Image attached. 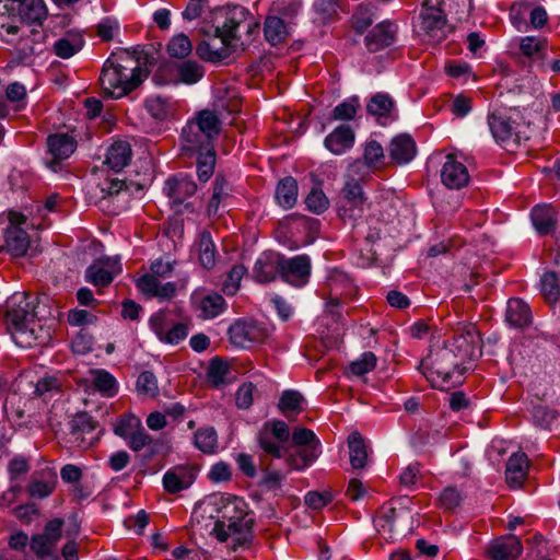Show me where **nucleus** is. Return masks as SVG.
<instances>
[{
    "instance_id": "8fccbe9b",
    "label": "nucleus",
    "mask_w": 560,
    "mask_h": 560,
    "mask_svg": "<svg viewBox=\"0 0 560 560\" xmlns=\"http://www.w3.org/2000/svg\"><path fill=\"white\" fill-rule=\"evenodd\" d=\"M192 50V44L185 34H177L171 38L167 44V52L171 57L183 59Z\"/></svg>"
},
{
    "instance_id": "9b49d317",
    "label": "nucleus",
    "mask_w": 560,
    "mask_h": 560,
    "mask_svg": "<svg viewBox=\"0 0 560 560\" xmlns=\"http://www.w3.org/2000/svg\"><path fill=\"white\" fill-rule=\"evenodd\" d=\"M281 279L296 288L304 287L311 276V260L306 255H299L292 258L282 257Z\"/></svg>"
},
{
    "instance_id": "72a5a7b5",
    "label": "nucleus",
    "mask_w": 560,
    "mask_h": 560,
    "mask_svg": "<svg viewBox=\"0 0 560 560\" xmlns=\"http://www.w3.org/2000/svg\"><path fill=\"white\" fill-rule=\"evenodd\" d=\"M533 225L539 234H548L555 230L557 213L550 206H536L530 213Z\"/></svg>"
},
{
    "instance_id": "6e6d98bb",
    "label": "nucleus",
    "mask_w": 560,
    "mask_h": 560,
    "mask_svg": "<svg viewBox=\"0 0 560 560\" xmlns=\"http://www.w3.org/2000/svg\"><path fill=\"white\" fill-rule=\"evenodd\" d=\"M541 292L548 303H555L559 296V280L553 271L546 272L541 277Z\"/></svg>"
},
{
    "instance_id": "4d7b16f0",
    "label": "nucleus",
    "mask_w": 560,
    "mask_h": 560,
    "mask_svg": "<svg viewBox=\"0 0 560 560\" xmlns=\"http://www.w3.org/2000/svg\"><path fill=\"white\" fill-rule=\"evenodd\" d=\"M246 273V268L243 265H235L229 271L226 279L223 281V292L228 295H233L240 289L241 280Z\"/></svg>"
},
{
    "instance_id": "6ab92c4d",
    "label": "nucleus",
    "mask_w": 560,
    "mask_h": 560,
    "mask_svg": "<svg viewBox=\"0 0 560 560\" xmlns=\"http://www.w3.org/2000/svg\"><path fill=\"white\" fill-rule=\"evenodd\" d=\"M479 342V335L474 326L465 327L462 331L455 334L451 347L456 357L463 362L465 359H471Z\"/></svg>"
},
{
    "instance_id": "ea45409f",
    "label": "nucleus",
    "mask_w": 560,
    "mask_h": 560,
    "mask_svg": "<svg viewBox=\"0 0 560 560\" xmlns=\"http://www.w3.org/2000/svg\"><path fill=\"white\" fill-rule=\"evenodd\" d=\"M276 199L284 209L292 208L298 200V183L289 176L281 179L276 189Z\"/></svg>"
},
{
    "instance_id": "a19ab883",
    "label": "nucleus",
    "mask_w": 560,
    "mask_h": 560,
    "mask_svg": "<svg viewBox=\"0 0 560 560\" xmlns=\"http://www.w3.org/2000/svg\"><path fill=\"white\" fill-rule=\"evenodd\" d=\"M230 191L231 187L228 180L222 175H217L213 183L212 196L207 208L209 215L218 214L220 205L226 200L230 196Z\"/></svg>"
},
{
    "instance_id": "6e6552de",
    "label": "nucleus",
    "mask_w": 560,
    "mask_h": 560,
    "mask_svg": "<svg viewBox=\"0 0 560 560\" xmlns=\"http://www.w3.org/2000/svg\"><path fill=\"white\" fill-rule=\"evenodd\" d=\"M120 272L121 265L117 257H103L85 269L84 279L101 290L108 287Z\"/></svg>"
},
{
    "instance_id": "1a4fd4ad",
    "label": "nucleus",
    "mask_w": 560,
    "mask_h": 560,
    "mask_svg": "<svg viewBox=\"0 0 560 560\" xmlns=\"http://www.w3.org/2000/svg\"><path fill=\"white\" fill-rule=\"evenodd\" d=\"M217 109H202L198 112L192 119L189 121L198 127L200 130H203L207 135H209L213 140L221 132V117L219 116V109H225L230 114H234L240 112L241 102L237 98H233L225 106L223 102H220L215 105Z\"/></svg>"
},
{
    "instance_id": "f8f14e48",
    "label": "nucleus",
    "mask_w": 560,
    "mask_h": 560,
    "mask_svg": "<svg viewBox=\"0 0 560 560\" xmlns=\"http://www.w3.org/2000/svg\"><path fill=\"white\" fill-rule=\"evenodd\" d=\"M283 255L268 250L264 252L256 260L253 277L259 283H269L278 276L281 277Z\"/></svg>"
},
{
    "instance_id": "5701e85b",
    "label": "nucleus",
    "mask_w": 560,
    "mask_h": 560,
    "mask_svg": "<svg viewBox=\"0 0 560 560\" xmlns=\"http://www.w3.org/2000/svg\"><path fill=\"white\" fill-rule=\"evenodd\" d=\"M354 138L352 128L341 125L325 138L324 144L331 153L340 155L353 147Z\"/></svg>"
},
{
    "instance_id": "39448f33",
    "label": "nucleus",
    "mask_w": 560,
    "mask_h": 560,
    "mask_svg": "<svg viewBox=\"0 0 560 560\" xmlns=\"http://www.w3.org/2000/svg\"><path fill=\"white\" fill-rule=\"evenodd\" d=\"M460 360L456 357L453 349L448 347L439 348L430 352L420 363L423 375L433 386H444L450 383L453 375L463 374L459 370Z\"/></svg>"
},
{
    "instance_id": "0e129e2a",
    "label": "nucleus",
    "mask_w": 560,
    "mask_h": 560,
    "mask_svg": "<svg viewBox=\"0 0 560 560\" xmlns=\"http://www.w3.org/2000/svg\"><path fill=\"white\" fill-rule=\"evenodd\" d=\"M292 440L296 447L316 446L320 451V443L315 433L310 429L301 428L294 430Z\"/></svg>"
},
{
    "instance_id": "aec40b11",
    "label": "nucleus",
    "mask_w": 560,
    "mask_h": 560,
    "mask_svg": "<svg viewBox=\"0 0 560 560\" xmlns=\"http://www.w3.org/2000/svg\"><path fill=\"white\" fill-rule=\"evenodd\" d=\"M164 191L173 203L180 205L197 191V184L189 175L178 174L166 180Z\"/></svg>"
},
{
    "instance_id": "49530a36",
    "label": "nucleus",
    "mask_w": 560,
    "mask_h": 560,
    "mask_svg": "<svg viewBox=\"0 0 560 560\" xmlns=\"http://www.w3.org/2000/svg\"><path fill=\"white\" fill-rule=\"evenodd\" d=\"M265 37L271 45H277L285 39V25L279 16H267L265 21Z\"/></svg>"
},
{
    "instance_id": "de8ad7c7",
    "label": "nucleus",
    "mask_w": 560,
    "mask_h": 560,
    "mask_svg": "<svg viewBox=\"0 0 560 560\" xmlns=\"http://www.w3.org/2000/svg\"><path fill=\"white\" fill-rule=\"evenodd\" d=\"M142 422L140 418L132 413L122 415L117 419L114 424V433L121 438L127 439L131 433H135L136 430L140 429Z\"/></svg>"
},
{
    "instance_id": "e2e57ef3",
    "label": "nucleus",
    "mask_w": 560,
    "mask_h": 560,
    "mask_svg": "<svg viewBox=\"0 0 560 560\" xmlns=\"http://www.w3.org/2000/svg\"><path fill=\"white\" fill-rule=\"evenodd\" d=\"M173 325V320L170 314L165 311H159L150 317V326L158 339L161 340L163 335L167 332V329Z\"/></svg>"
},
{
    "instance_id": "f03ea898",
    "label": "nucleus",
    "mask_w": 560,
    "mask_h": 560,
    "mask_svg": "<svg viewBox=\"0 0 560 560\" xmlns=\"http://www.w3.org/2000/svg\"><path fill=\"white\" fill-rule=\"evenodd\" d=\"M5 323L14 342L22 348H31L50 337L37 319L34 302L25 292L14 293L8 300Z\"/></svg>"
},
{
    "instance_id": "69168bd1",
    "label": "nucleus",
    "mask_w": 560,
    "mask_h": 560,
    "mask_svg": "<svg viewBox=\"0 0 560 560\" xmlns=\"http://www.w3.org/2000/svg\"><path fill=\"white\" fill-rule=\"evenodd\" d=\"M307 209L314 213H323L328 209L329 200L322 190L312 189L305 199Z\"/></svg>"
},
{
    "instance_id": "a211bd4d",
    "label": "nucleus",
    "mask_w": 560,
    "mask_h": 560,
    "mask_svg": "<svg viewBox=\"0 0 560 560\" xmlns=\"http://www.w3.org/2000/svg\"><path fill=\"white\" fill-rule=\"evenodd\" d=\"M522 551V542L515 535L500 537L488 547V555L492 560H516Z\"/></svg>"
},
{
    "instance_id": "393cba45",
    "label": "nucleus",
    "mask_w": 560,
    "mask_h": 560,
    "mask_svg": "<svg viewBox=\"0 0 560 560\" xmlns=\"http://www.w3.org/2000/svg\"><path fill=\"white\" fill-rule=\"evenodd\" d=\"M388 154L396 164H407L416 155V143L410 136L398 135L390 141Z\"/></svg>"
},
{
    "instance_id": "f257e3e1",
    "label": "nucleus",
    "mask_w": 560,
    "mask_h": 560,
    "mask_svg": "<svg viewBox=\"0 0 560 560\" xmlns=\"http://www.w3.org/2000/svg\"><path fill=\"white\" fill-rule=\"evenodd\" d=\"M192 516L214 520L212 534L220 541L231 539L232 547L247 546L253 538L254 520L247 504L238 497L213 494L203 500L194 511Z\"/></svg>"
},
{
    "instance_id": "603ef678",
    "label": "nucleus",
    "mask_w": 560,
    "mask_h": 560,
    "mask_svg": "<svg viewBox=\"0 0 560 560\" xmlns=\"http://www.w3.org/2000/svg\"><path fill=\"white\" fill-rule=\"evenodd\" d=\"M215 152H201L197 161V176L201 183H206L213 175Z\"/></svg>"
},
{
    "instance_id": "f704fd0d",
    "label": "nucleus",
    "mask_w": 560,
    "mask_h": 560,
    "mask_svg": "<svg viewBox=\"0 0 560 560\" xmlns=\"http://www.w3.org/2000/svg\"><path fill=\"white\" fill-rule=\"evenodd\" d=\"M18 14L22 22L40 24L46 19L47 10L43 0H22L18 7Z\"/></svg>"
},
{
    "instance_id": "c03bdc74",
    "label": "nucleus",
    "mask_w": 560,
    "mask_h": 560,
    "mask_svg": "<svg viewBox=\"0 0 560 560\" xmlns=\"http://www.w3.org/2000/svg\"><path fill=\"white\" fill-rule=\"evenodd\" d=\"M94 387L104 396L113 397L117 394V382L115 377L105 370L92 372Z\"/></svg>"
},
{
    "instance_id": "cd10ccee",
    "label": "nucleus",
    "mask_w": 560,
    "mask_h": 560,
    "mask_svg": "<svg viewBox=\"0 0 560 560\" xmlns=\"http://www.w3.org/2000/svg\"><path fill=\"white\" fill-rule=\"evenodd\" d=\"M194 303L200 311L199 316L203 319H211L219 316L226 308L224 298L218 293L206 295H192Z\"/></svg>"
},
{
    "instance_id": "f3484780",
    "label": "nucleus",
    "mask_w": 560,
    "mask_h": 560,
    "mask_svg": "<svg viewBox=\"0 0 560 560\" xmlns=\"http://www.w3.org/2000/svg\"><path fill=\"white\" fill-rule=\"evenodd\" d=\"M352 283L348 275L338 269H330L325 280V295L327 296L328 304L338 305L343 293L351 290Z\"/></svg>"
},
{
    "instance_id": "ddd939ff",
    "label": "nucleus",
    "mask_w": 560,
    "mask_h": 560,
    "mask_svg": "<svg viewBox=\"0 0 560 560\" xmlns=\"http://www.w3.org/2000/svg\"><path fill=\"white\" fill-rule=\"evenodd\" d=\"M197 470L189 465H178L168 469L163 476V487L168 493L175 494L195 481Z\"/></svg>"
},
{
    "instance_id": "052dcab7",
    "label": "nucleus",
    "mask_w": 560,
    "mask_h": 560,
    "mask_svg": "<svg viewBox=\"0 0 560 560\" xmlns=\"http://www.w3.org/2000/svg\"><path fill=\"white\" fill-rule=\"evenodd\" d=\"M397 511L392 506H384L382 514L376 520V526L384 533H388L389 537L393 538L396 533V520Z\"/></svg>"
},
{
    "instance_id": "a18cd8bd",
    "label": "nucleus",
    "mask_w": 560,
    "mask_h": 560,
    "mask_svg": "<svg viewBox=\"0 0 560 560\" xmlns=\"http://www.w3.org/2000/svg\"><path fill=\"white\" fill-rule=\"evenodd\" d=\"M259 447L268 455L280 458L284 454V443L269 434L267 429L259 430L257 434Z\"/></svg>"
},
{
    "instance_id": "20e7f679",
    "label": "nucleus",
    "mask_w": 560,
    "mask_h": 560,
    "mask_svg": "<svg viewBox=\"0 0 560 560\" xmlns=\"http://www.w3.org/2000/svg\"><path fill=\"white\" fill-rule=\"evenodd\" d=\"M258 24L244 7L226 5L213 13L212 31L232 40H240L242 45L249 42L258 33Z\"/></svg>"
},
{
    "instance_id": "dca6fc26",
    "label": "nucleus",
    "mask_w": 560,
    "mask_h": 560,
    "mask_svg": "<svg viewBox=\"0 0 560 560\" xmlns=\"http://www.w3.org/2000/svg\"><path fill=\"white\" fill-rule=\"evenodd\" d=\"M420 28L433 40H442L446 35V18L442 10L423 7L420 13Z\"/></svg>"
},
{
    "instance_id": "4be33fe9",
    "label": "nucleus",
    "mask_w": 560,
    "mask_h": 560,
    "mask_svg": "<svg viewBox=\"0 0 560 560\" xmlns=\"http://www.w3.org/2000/svg\"><path fill=\"white\" fill-rule=\"evenodd\" d=\"M56 483L57 475L51 469L36 471L32 475L27 493L34 499H45L54 492Z\"/></svg>"
},
{
    "instance_id": "2eb2a0df",
    "label": "nucleus",
    "mask_w": 560,
    "mask_h": 560,
    "mask_svg": "<svg viewBox=\"0 0 560 560\" xmlns=\"http://www.w3.org/2000/svg\"><path fill=\"white\" fill-rule=\"evenodd\" d=\"M183 149L192 153L214 151V140L189 120L182 130Z\"/></svg>"
},
{
    "instance_id": "c756f323",
    "label": "nucleus",
    "mask_w": 560,
    "mask_h": 560,
    "mask_svg": "<svg viewBox=\"0 0 560 560\" xmlns=\"http://www.w3.org/2000/svg\"><path fill=\"white\" fill-rule=\"evenodd\" d=\"M132 150L127 141H116L108 149L106 153L105 164L113 171L120 172L131 161Z\"/></svg>"
},
{
    "instance_id": "09e8293b",
    "label": "nucleus",
    "mask_w": 560,
    "mask_h": 560,
    "mask_svg": "<svg viewBox=\"0 0 560 560\" xmlns=\"http://www.w3.org/2000/svg\"><path fill=\"white\" fill-rule=\"evenodd\" d=\"M137 392L148 398H155L159 396L160 389L156 376L150 371L140 373L137 380Z\"/></svg>"
},
{
    "instance_id": "5fc2aeb1",
    "label": "nucleus",
    "mask_w": 560,
    "mask_h": 560,
    "mask_svg": "<svg viewBox=\"0 0 560 560\" xmlns=\"http://www.w3.org/2000/svg\"><path fill=\"white\" fill-rule=\"evenodd\" d=\"M376 357L373 352H364L361 357L349 364V371L352 375L362 376L376 366Z\"/></svg>"
},
{
    "instance_id": "bb28decb",
    "label": "nucleus",
    "mask_w": 560,
    "mask_h": 560,
    "mask_svg": "<svg viewBox=\"0 0 560 560\" xmlns=\"http://www.w3.org/2000/svg\"><path fill=\"white\" fill-rule=\"evenodd\" d=\"M194 248L197 253L199 264L203 268L211 269L214 267L218 252L210 232H200L195 241Z\"/></svg>"
},
{
    "instance_id": "864d4df0",
    "label": "nucleus",
    "mask_w": 560,
    "mask_h": 560,
    "mask_svg": "<svg viewBox=\"0 0 560 560\" xmlns=\"http://www.w3.org/2000/svg\"><path fill=\"white\" fill-rule=\"evenodd\" d=\"M353 226H357V235L358 236L362 235L366 243L368 248H365V250H366V254L364 257L365 260L370 261V260L374 259L375 252L372 249V246L377 240H380L381 229L378 226H371V225H369L368 229H365L364 225L354 224Z\"/></svg>"
},
{
    "instance_id": "c9c22d12",
    "label": "nucleus",
    "mask_w": 560,
    "mask_h": 560,
    "mask_svg": "<svg viewBox=\"0 0 560 560\" xmlns=\"http://www.w3.org/2000/svg\"><path fill=\"white\" fill-rule=\"evenodd\" d=\"M319 454L316 446L295 447L287 454L285 462L290 468L301 470L311 466Z\"/></svg>"
},
{
    "instance_id": "4468645a",
    "label": "nucleus",
    "mask_w": 560,
    "mask_h": 560,
    "mask_svg": "<svg viewBox=\"0 0 560 560\" xmlns=\"http://www.w3.org/2000/svg\"><path fill=\"white\" fill-rule=\"evenodd\" d=\"M469 173L467 167L453 154L446 156L441 168V180L450 189H460L469 183Z\"/></svg>"
},
{
    "instance_id": "2f4dec72",
    "label": "nucleus",
    "mask_w": 560,
    "mask_h": 560,
    "mask_svg": "<svg viewBox=\"0 0 560 560\" xmlns=\"http://www.w3.org/2000/svg\"><path fill=\"white\" fill-rule=\"evenodd\" d=\"M232 381L233 376L229 364L218 357L211 359L207 370L208 384L219 389L232 383Z\"/></svg>"
},
{
    "instance_id": "423d86ee",
    "label": "nucleus",
    "mask_w": 560,
    "mask_h": 560,
    "mask_svg": "<svg viewBox=\"0 0 560 560\" xmlns=\"http://www.w3.org/2000/svg\"><path fill=\"white\" fill-rule=\"evenodd\" d=\"M365 196L357 179H346L337 201V212L345 223L352 225L363 217Z\"/></svg>"
},
{
    "instance_id": "473e14b6",
    "label": "nucleus",
    "mask_w": 560,
    "mask_h": 560,
    "mask_svg": "<svg viewBox=\"0 0 560 560\" xmlns=\"http://www.w3.org/2000/svg\"><path fill=\"white\" fill-rule=\"evenodd\" d=\"M97 422L88 412H78L69 421V433L73 442L80 445L84 442V435L96 429Z\"/></svg>"
},
{
    "instance_id": "b1692460",
    "label": "nucleus",
    "mask_w": 560,
    "mask_h": 560,
    "mask_svg": "<svg viewBox=\"0 0 560 560\" xmlns=\"http://www.w3.org/2000/svg\"><path fill=\"white\" fill-rule=\"evenodd\" d=\"M396 26L389 22L377 24L365 37V46L372 52L390 46L395 40Z\"/></svg>"
},
{
    "instance_id": "e433bc0d",
    "label": "nucleus",
    "mask_w": 560,
    "mask_h": 560,
    "mask_svg": "<svg viewBox=\"0 0 560 560\" xmlns=\"http://www.w3.org/2000/svg\"><path fill=\"white\" fill-rule=\"evenodd\" d=\"M30 246L28 234L19 226H9L5 231V247L14 256H23Z\"/></svg>"
},
{
    "instance_id": "4c0bfd02",
    "label": "nucleus",
    "mask_w": 560,
    "mask_h": 560,
    "mask_svg": "<svg viewBox=\"0 0 560 560\" xmlns=\"http://www.w3.org/2000/svg\"><path fill=\"white\" fill-rule=\"evenodd\" d=\"M350 464L353 469H362L368 463L365 442L359 432H352L348 438Z\"/></svg>"
},
{
    "instance_id": "9d476101",
    "label": "nucleus",
    "mask_w": 560,
    "mask_h": 560,
    "mask_svg": "<svg viewBox=\"0 0 560 560\" xmlns=\"http://www.w3.org/2000/svg\"><path fill=\"white\" fill-rule=\"evenodd\" d=\"M205 34L208 38L200 42L196 48L201 59L218 62L230 56L229 46L232 44V39L223 34L213 32L212 26L209 31L205 32Z\"/></svg>"
},
{
    "instance_id": "37998d69",
    "label": "nucleus",
    "mask_w": 560,
    "mask_h": 560,
    "mask_svg": "<svg viewBox=\"0 0 560 560\" xmlns=\"http://www.w3.org/2000/svg\"><path fill=\"white\" fill-rule=\"evenodd\" d=\"M394 106V101L388 94L377 93L370 100L366 108L371 115L381 119L392 117Z\"/></svg>"
},
{
    "instance_id": "7ed1b4c3",
    "label": "nucleus",
    "mask_w": 560,
    "mask_h": 560,
    "mask_svg": "<svg viewBox=\"0 0 560 560\" xmlns=\"http://www.w3.org/2000/svg\"><path fill=\"white\" fill-rule=\"evenodd\" d=\"M145 77L139 61L127 50L113 52L106 60L101 77L104 93L120 98L135 90Z\"/></svg>"
},
{
    "instance_id": "0eeeda50",
    "label": "nucleus",
    "mask_w": 560,
    "mask_h": 560,
    "mask_svg": "<svg viewBox=\"0 0 560 560\" xmlns=\"http://www.w3.org/2000/svg\"><path fill=\"white\" fill-rule=\"evenodd\" d=\"M506 110H494L488 116V125L494 140L501 144L518 143L522 138L521 124ZM515 116H518L515 114Z\"/></svg>"
},
{
    "instance_id": "13d9d810",
    "label": "nucleus",
    "mask_w": 560,
    "mask_h": 560,
    "mask_svg": "<svg viewBox=\"0 0 560 560\" xmlns=\"http://www.w3.org/2000/svg\"><path fill=\"white\" fill-rule=\"evenodd\" d=\"M97 36L105 42L112 40L120 30L119 22L113 16L103 18L95 26Z\"/></svg>"
},
{
    "instance_id": "680f3d73",
    "label": "nucleus",
    "mask_w": 560,
    "mask_h": 560,
    "mask_svg": "<svg viewBox=\"0 0 560 560\" xmlns=\"http://www.w3.org/2000/svg\"><path fill=\"white\" fill-rule=\"evenodd\" d=\"M341 0H315L314 9L323 22H328L337 15Z\"/></svg>"
},
{
    "instance_id": "79ce46f5",
    "label": "nucleus",
    "mask_w": 560,
    "mask_h": 560,
    "mask_svg": "<svg viewBox=\"0 0 560 560\" xmlns=\"http://www.w3.org/2000/svg\"><path fill=\"white\" fill-rule=\"evenodd\" d=\"M195 446L205 454H212L218 450V434L214 428H200L194 435Z\"/></svg>"
},
{
    "instance_id": "412c9836",
    "label": "nucleus",
    "mask_w": 560,
    "mask_h": 560,
    "mask_svg": "<svg viewBox=\"0 0 560 560\" xmlns=\"http://www.w3.org/2000/svg\"><path fill=\"white\" fill-rule=\"evenodd\" d=\"M48 153L51 161L47 162L48 166L55 168L58 161L68 159L75 150V140L67 133L52 135L47 140Z\"/></svg>"
},
{
    "instance_id": "338daca9",
    "label": "nucleus",
    "mask_w": 560,
    "mask_h": 560,
    "mask_svg": "<svg viewBox=\"0 0 560 560\" xmlns=\"http://www.w3.org/2000/svg\"><path fill=\"white\" fill-rule=\"evenodd\" d=\"M188 336V326L184 323H173V325L167 329V332L163 335L161 342L167 345H178Z\"/></svg>"
},
{
    "instance_id": "a878e982",
    "label": "nucleus",
    "mask_w": 560,
    "mask_h": 560,
    "mask_svg": "<svg viewBox=\"0 0 560 560\" xmlns=\"http://www.w3.org/2000/svg\"><path fill=\"white\" fill-rule=\"evenodd\" d=\"M85 44L83 34L78 31H69L54 43V54L62 59H69L79 52Z\"/></svg>"
},
{
    "instance_id": "bf43d9fd",
    "label": "nucleus",
    "mask_w": 560,
    "mask_h": 560,
    "mask_svg": "<svg viewBox=\"0 0 560 560\" xmlns=\"http://www.w3.org/2000/svg\"><path fill=\"white\" fill-rule=\"evenodd\" d=\"M257 393L252 382L242 384L235 393V405L238 409H249Z\"/></svg>"
},
{
    "instance_id": "c85d7f7f",
    "label": "nucleus",
    "mask_w": 560,
    "mask_h": 560,
    "mask_svg": "<svg viewBox=\"0 0 560 560\" xmlns=\"http://www.w3.org/2000/svg\"><path fill=\"white\" fill-rule=\"evenodd\" d=\"M506 323L515 328H524L532 323V312L527 303L514 298L510 299L505 312Z\"/></svg>"
},
{
    "instance_id": "7c9ffc66",
    "label": "nucleus",
    "mask_w": 560,
    "mask_h": 560,
    "mask_svg": "<svg viewBox=\"0 0 560 560\" xmlns=\"http://www.w3.org/2000/svg\"><path fill=\"white\" fill-rule=\"evenodd\" d=\"M528 469V459L524 453H514L506 463L505 479L513 487H521Z\"/></svg>"
},
{
    "instance_id": "58836bf2",
    "label": "nucleus",
    "mask_w": 560,
    "mask_h": 560,
    "mask_svg": "<svg viewBox=\"0 0 560 560\" xmlns=\"http://www.w3.org/2000/svg\"><path fill=\"white\" fill-rule=\"evenodd\" d=\"M304 405L305 398L300 392L287 389L279 399L278 408L284 417L291 418L303 411Z\"/></svg>"
},
{
    "instance_id": "774afa93",
    "label": "nucleus",
    "mask_w": 560,
    "mask_h": 560,
    "mask_svg": "<svg viewBox=\"0 0 560 560\" xmlns=\"http://www.w3.org/2000/svg\"><path fill=\"white\" fill-rule=\"evenodd\" d=\"M384 159L383 147L375 140H370L364 147L363 160L375 167Z\"/></svg>"
},
{
    "instance_id": "3c124183",
    "label": "nucleus",
    "mask_w": 560,
    "mask_h": 560,
    "mask_svg": "<svg viewBox=\"0 0 560 560\" xmlns=\"http://www.w3.org/2000/svg\"><path fill=\"white\" fill-rule=\"evenodd\" d=\"M177 73L183 83L195 84L203 77V69L198 62L187 60L178 66Z\"/></svg>"
}]
</instances>
